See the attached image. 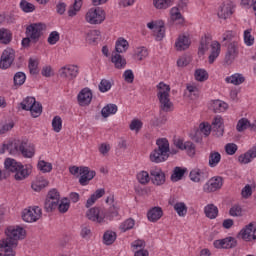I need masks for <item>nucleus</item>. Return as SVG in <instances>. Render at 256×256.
<instances>
[{"label":"nucleus","mask_w":256,"mask_h":256,"mask_svg":"<svg viewBox=\"0 0 256 256\" xmlns=\"http://www.w3.org/2000/svg\"><path fill=\"white\" fill-rule=\"evenodd\" d=\"M209 47H211V53L208 57V61L211 65L215 63V59H217V57H219V54L221 53V44H219V42L217 41L213 42V38H211V35H206L205 37H202L200 41L198 55H205V52L209 51Z\"/></svg>","instance_id":"nucleus-1"},{"label":"nucleus","mask_w":256,"mask_h":256,"mask_svg":"<svg viewBox=\"0 0 256 256\" xmlns=\"http://www.w3.org/2000/svg\"><path fill=\"white\" fill-rule=\"evenodd\" d=\"M25 229L21 226H9L6 231V238L0 240V247H17L19 240L25 239Z\"/></svg>","instance_id":"nucleus-2"},{"label":"nucleus","mask_w":256,"mask_h":256,"mask_svg":"<svg viewBox=\"0 0 256 256\" xmlns=\"http://www.w3.org/2000/svg\"><path fill=\"white\" fill-rule=\"evenodd\" d=\"M5 169L10 173H14V179L16 181H23L31 175V165H23L18 161H5Z\"/></svg>","instance_id":"nucleus-3"},{"label":"nucleus","mask_w":256,"mask_h":256,"mask_svg":"<svg viewBox=\"0 0 256 256\" xmlns=\"http://www.w3.org/2000/svg\"><path fill=\"white\" fill-rule=\"evenodd\" d=\"M157 97L160 103L161 111L164 113H169L173 110V102H171V98L169 93H171V87L163 82H160L157 85Z\"/></svg>","instance_id":"nucleus-4"},{"label":"nucleus","mask_w":256,"mask_h":256,"mask_svg":"<svg viewBox=\"0 0 256 256\" xmlns=\"http://www.w3.org/2000/svg\"><path fill=\"white\" fill-rule=\"evenodd\" d=\"M157 149L150 154L151 161H167L169 159V140L159 138L156 140Z\"/></svg>","instance_id":"nucleus-5"},{"label":"nucleus","mask_w":256,"mask_h":256,"mask_svg":"<svg viewBox=\"0 0 256 256\" xmlns=\"http://www.w3.org/2000/svg\"><path fill=\"white\" fill-rule=\"evenodd\" d=\"M105 10L103 8H91L85 16V20L90 25H101L105 21Z\"/></svg>","instance_id":"nucleus-6"},{"label":"nucleus","mask_w":256,"mask_h":256,"mask_svg":"<svg viewBox=\"0 0 256 256\" xmlns=\"http://www.w3.org/2000/svg\"><path fill=\"white\" fill-rule=\"evenodd\" d=\"M43 29H45V24L43 23H34L30 24L26 28V37H30L32 43H37L43 35Z\"/></svg>","instance_id":"nucleus-7"},{"label":"nucleus","mask_w":256,"mask_h":256,"mask_svg":"<svg viewBox=\"0 0 256 256\" xmlns=\"http://www.w3.org/2000/svg\"><path fill=\"white\" fill-rule=\"evenodd\" d=\"M41 209L39 206L29 207L23 210L22 219L26 223H35V221H39L41 219Z\"/></svg>","instance_id":"nucleus-8"},{"label":"nucleus","mask_w":256,"mask_h":256,"mask_svg":"<svg viewBox=\"0 0 256 256\" xmlns=\"http://www.w3.org/2000/svg\"><path fill=\"white\" fill-rule=\"evenodd\" d=\"M15 61V50L6 48L0 58V69H9Z\"/></svg>","instance_id":"nucleus-9"},{"label":"nucleus","mask_w":256,"mask_h":256,"mask_svg":"<svg viewBox=\"0 0 256 256\" xmlns=\"http://www.w3.org/2000/svg\"><path fill=\"white\" fill-rule=\"evenodd\" d=\"M86 217L89 219V221H93L94 223H103L106 217L105 208H90L86 213Z\"/></svg>","instance_id":"nucleus-10"},{"label":"nucleus","mask_w":256,"mask_h":256,"mask_svg":"<svg viewBox=\"0 0 256 256\" xmlns=\"http://www.w3.org/2000/svg\"><path fill=\"white\" fill-rule=\"evenodd\" d=\"M95 175H97V172H95V170H91V168L87 166H80V185H82V187L87 186L89 182L95 179Z\"/></svg>","instance_id":"nucleus-11"},{"label":"nucleus","mask_w":256,"mask_h":256,"mask_svg":"<svg viewBox=\"0 0 256 256\" xmlns=\"http://www.w3.org/2000/svg\"><path fill=\"white\" fill-rule=\"evenodd\" d=\"M79 75V67L75 65L64 66L59 70V76L62 79H68V81H73Z\"/></svg>","instance_id":"nucleus-12"},{"label":"nucleus","mask_w":256,"mask_h":256,"mask_svg":"<svg viewBox=\"0 0 256 256\" xmlns=\"http://www.w3.org/2000/svg\"><path fill=\"white\" fill-rule=\"evenodd\" d=\"M239 237L243 241H255L256 239V223L246 225L239 233Z\"/></svg>","instance_id":"nucleus-13"},{"label":"nucleus","mask_w":256,"mask_h":256,"mask_svg":"<svg viewBox=\"0 0 256 256\" xmlns=\"http://www.w3.org/2000/svg\"><path fill=\"white\" fill-rule=\"evenodd\" d=\"M174 145L175 147H177V149H180V151H186L189 157H194L196 152V147H195V144H193V142L191 141L183 142V140L181 139H175Z\"/></svg>","instance_id":"nucleus-14"},{"label":"nucleus","mask_w":256,"mask_h":256,"mask_svg":"<svg viewBox=\"0 0 256 256\" xmlns=\"http://www.w3.org/2000/svg\"><path fill=\"white\" fill-rule=\"evenodd\" d=\"M215 249H233L237 247V240L233 237L215 240L213 243Z\"/></svg>","instance_id":"nucleus-15"},{"label":"nucleus","mask_w":256,"mask_h":256,"mask_svg":"<svg viewBox=\"0 0 256 256\" xmlns=\"http://www.w3.org/2000/svg\"><path fill=\"white\" fill-rule=\"evenodd\" d=\"M77 99L81 107H87V105H91V101L93 100V93L91 92V89L89 88L82 89L79 92Z\"/></svg>","instance_id":"nucleus-16"},{"label":"nucleus","mask_w":256,"mask_h":256,"mask_svg":"<svg viewBox=\"0 0 256 256\" xmlns=\"http://www.w3.org/2000/svg\"><path fill=\"white\" fill-rule=\"evenodd\" d=\"M150 177L153 185H157L158 187L161 185H165L166 177L163 170L159 168L150 170Z\"/></svg>","instance_id":"nucleus-17"},{"label":"nucleus","mask_w":256,"mask_h":256,"mask_svg":"<svg viewBox=\"0 0 256 256\" xmlns=\"http://www.w3.org/2000/svg\"><path fill=\"white\" fill-rule=\"evenodd\" d=\"M238 54L239 51L237 50V42H230L227 46V51L224 59L226 65H231V63L235 61V57H237Z\"/></svg>","instance_id":"nucleus-18"},{"label":"nucleus","mask_w":256,"mask_h":256,"mask_svg":"<svg viewBox=\"0 0 256 256\" xmlns=\"http://www.w3.org/2000/svg\"><path fill=\"white\" fill-rule=\"evenodd\" d=\"M223 187V178L216 177L211 178L205 185H204V191L206 193H213Z\"/></svg>","instance_id":"nucleus-19"},{"label":"nucleus","mask_w":256,"mask_h":256,"mask_svg":"<svg viewBox=\"0 0 256 256\" xmlns=\"http://www.w3.org/2000/svg\"><path fill=\"white\" fill-rule=\"evenodd\" d=\"M189 178L194 183H201V181H205V179H209V172L207 170H201L199 168L191 170L189 174Z\"/></svg>","instance_id":"nucleus-20"},{"label":"nucleus","mask_w":256,"mask_h":256,"mask_svg":"<svg viewBox=\"0 0 256 256\" xmlns=\"http://www.w3.org/2000/svg\"><path fill=\"white\" fill-rule=\"evenodd\" d=\"M20 153L25 159H33V155H35V146L29 143L28 140H23L22 145L20 146Z\"/></svg>","instance_id":"nucleus-21"},{"label":"nucleus","mask_w":256,"mask_h":256,"mask_svg":"<svg viewBox=\"0 0 256 256\" xmlns=\"http://www.w3.org/2000/svg\"><path fill=\"white\" fill-rule=\"evenodd\" d=\"M212 131L216 132V137H223L225 133V126L223 125V118L221 116H216L212 121Z\"/></svg>","instance_id":"nucleus-22"},{"label":"nucleus","mask_w":256,"mask_h":256,"mask_svg":"<svg viewBox=\"0 0 256 256\" xmlns=\"http://www.w3.org/2000/svg\"><path fill=\"white\" fill-rule=\"evenodd\" d=\"M233 15V4L231 2L223 3L218 10L219 19H227Z\"/></svg>","instance_id":"nucleus-23"},{"label":"nucleus","mask_w":256,"mask_h":256,"mask_svg":"<svg viewBox=\"0 0 256 256\" xmlns=\"http://www.w3.org/2000/svg\"><path fill=\"white\" fill-rule=\"evenodd\" d=\"M22 144L23 141L21 140H13L6 144V151H8L10 155H19Z\"/></svg>","instance_id":"nucleus-24"},{"label":"nucleus","mask_w":256,"mask_h":256,"mask_svg":"<svg viewBox=\"0 0 256 256\" xmlns=\"http://www.w3.org/2000/svg\"><path fill=\"white\" fill-rule=\"evenodd\" d=\"M111 61L116 69H125L127 65V60L117 52L112 54Z\"/></svg>","instance_id":"nucleus-25"},{"label":"nucleus","mask_w":256,"mask_h":256,"mask_svg":"<svg viewBox=\"0 0 256 256\" xmlns=\"http://www.w3.org/2000/svg\"><path fill=\"white\" fill-rule=\"evenodd\" d=\"M147 217L152 223H155L163 217V209H161V207H154L149 210Z\"/></svg>","instance_id":"nucleus-26"},{"label":"nucleus","mask_w":256,"mask_h":256,"mask_svg":"<svg viewBox=\"0 0 256 256\" xmlns=\"http://www.w3.org/2000/svg\"><path fill=\"white\" fill-rule=\"evenodd\" d=\"M212 110L214 113H225L227 109H229V104L222 100H214L211 105Z\"/></svg>","instance_id":"nucleus-27"},{"label":"nucleus","mask_w":256,"mask_h":256,"mask_svg":"<svg viewBox=\"0 0 256 256\" xmlns=\"http://www.w3.org/2000/svg\"><path fill=\"white\" fill-rule=\"evenodd\" d=\"M190 45L191 42L187 36H179L175 43V47L178 51H185V49H189Z\"/></svg>","instance_id":"nucleus-28"},{"label":"nucleus","mask_w":256,"mask_h":256,"mask_svg":"<svg viewBox=\"0 0 256 256\" xmlns=\"http://www.w3.org/2000/svg\"><path fill=\"white\" fill-rule=\"evenodd\" d=\"M185 173H187V168L177 166L174 168L170 179L173 183H177V181H181V179H183Z\"/></svg>","instance_id":"nucleus-29"},{"label":"nucleus","mask_w":256,"mask_h":256,"mask_svg":"<svg viewBox=\"0 0 256 256\" xmlns=\"http://www.w3.org/2000/svg\"><path fill=\"white\" fill-rule=\"evenodd\" d=\"M249 127H251L252 131H256L255 125L251 124L247 118H241L236 125L238 133H242V131L249 129Z\"/></svg>","instance_id":"nucleus-30"},{"label":"nucleus","mask_w":256,"mask_h":256,"mask_svg":"<svg viewBox=\"0 0 256 256\" xmlns=\"http://www.w3.org/2000/svg\"><path fill=\"white\" fill-rule=\"evenodd\" d=\"M129 49V42L125 38H119L116 41L115 51L118 54L126 53Z\"/></svg>","instance_id":"nucleus-31"},{"label":"nucleus","mask_w":256,"mask_h":256,"mask_svg":"<svg viewBox=\"0 0 256 256\" xmlns=\"http://www.w3.org/2000/svg\"><path fill=\"white\" fill-rule=\"evenodd\" d=\"M204 213L208 219H216L219 215V209L213 204H209L204 208Z\"/></svg>","instance_id":"nucleus-32"},{"label":"nucleus","mask_w":256,"mask_h":256,"mask_svg":"<svg viewBox=\"0 0 256 256\" xmlns=\"http://www.w3.org/2000/svg\"><path fill=\"white\" fill-rule=\"evenodd\" d=\"M83 7V0H75L74 3L68 9V17H75Z\"/></svg>","instance_id":"nucleus-33"},{"label":"nucleus","mask_w":256,"mask_h":256,"mask_svg":"<svg viewBox=\"0 0 256 256\" xmlns=\"http://www.w3.org/2000/svg\"><path fill=\"white\" fill-rule=\"evenodd\" d=\"M118 108L115 104H107L101 110V115L104 119H107L110 115H115L117 113Z\"/></svg>","instance_id":"nucleus-34"},{"label":"nucleus","mask_w":256,"mask_h":256,"mask_svg":"<svg viewBox=\"0 0 256 256\" xmlns=\"http://www.w3.org/2000/svg\"><path fill=\"white\" fill-rule=\"evenodd\" d=\"M47 185H49V181L44 177L40 176V177H37L35 182L32 184V189L34 191H41V189H45Z\"/></svg>","instance_id":"nucleus-35"},{"label":"nucleus","mask_w":256,"mask_h":256,"mask_svg":"<svg viewBox=\"0 0 256 256\" xmlns=\"http://www.w3.org/2000/svg\"><path fill=\"white\" fill-rule=\"evenodd\" d=\"M117 240V233L108 230L103 235V243L104 245H113Z\"/></svg>","instance_id":"nucleus-36"},{"label":"nucleus","mask_w":256,"mask_h":256,"mask_svg":"<svg viewBox=\"0 0 256 256\" xmlns=\"http://www.w3.org/2000/svg\"><path fill=\"white\" fill-rule=\"evenodd\" d=\"M99 39H101V31L91 30L87 33L86 40L88 41V43H90V45H95V43H97Z\"/></svg>","instance_id":"nucleus-37"},{"label":"nucleus","mask_w":256,"mask_h":256,"mask_svg":"<svg viewBox=\"0 0 256 256\" xmlns=\"http://www.w3.org/2000/svg\"><path fill=\"white\" fill-rule=\"evenodd\" d=\"M226 83H232V85H241V83H245V77L243 74H233L230 77H226Z\"/></svg>","instance_id":"nucleus-38"},{"label":"nucleus","mask_w":256,"mask_h":256,"mask_svg":"<svg viewBox=\"0 0 256 256\" xmlns=\"http://www.w3.org/2000/svg\"><path fill=\"white\" fill-rule=\"evenodd\" d=\"M27 76L24 72H17L13 77L14 87H21V85L25 84Z\"/></svg>","instance_id":"nucleus-39"},{"label":"nucleus","mask_w":256,"mask_h":256,"mask_svg":"<svg viewBox=\"0 0 256 256\" xmlns=\"http://www.w3.org/2000/svg\"><path fill=\"white\" fill-rule=\"evenodd\" d=\"M159 26L154 30L156 41H163L165 37V23L163 21H159Z\"/></svg>","instance_id":"nucleus-40"},{"label":"nucleus","mask_w":256,"mask_h":256,"mask_svg":"<svg viewBox=\"0 0 256 256\" xmlns=\"http://www.w3.org/2000/svg\"><path fill=\"white\" fill-rule=\"evenodd\" d=\"M28 69L31 75H39V60L30 58Z\"/></svg>","instance_id":"nucleus-41"},{"label":"nucleus","mask_w":256,"mask_h":256,"mask_svg":"<svg viewBox=\"0 0 256 256\" xmlns=\"http://www.w3.org/2000/svg\"><path fill=\"white\" fill-rule=\"evenodd\" d=\"M0 43L9 45L11 43V32L5 28L0 29Z\"/></svg>","instance_id":"nucleus-42"},{"label":"nucleus","mask_w":256,"mask_h":256,"mask_svg":"<svg viewBox=\"0 0 256 256\" xmlns=\"http://www.w3.org/2000/svg\"><path fill=\"white\" fill-rule=\"evenodd\" d=\"M35 97H26L21 103L20 107L23 109V111H29V109L33 108V105H35Z\"/></svg>","instance_id":"nucleus-43"},{"label":"nucleus","mask_w":256,"mask_h":256,"mask_svg":"<svg viewBox=\"0 0 256 256\" xmlns=\"http://www.w3.org/2000/svg\"><path fill=\"white\" fill-rule=\"evenodd\" d=\"M28 111H30L32 117L37 118L41 115V113H43V105H41V103L37 102L36 100L32 105V108Z\"/></svg>","instance_id":"nucleus-44"},{"label":"nucleus","mask_w":256,"mask_h":256,"mask_svg":"<svg viewBox=\"0 0 256 256\" xmlns=\"http://www.w3.org/2000/svg\"><path fill=\"white\" fill-rule=\"evenodd\" d=\"M194 77L196 81L203 83V81H207L209 79V73H207L205 69H197L195 71Z\"/></svg>","instance_id":"nucleus-45"},{"label":"nucleus","mask_w":256,"mask_h":256,"mask_svg":"<svg viewBox=\"0 0 256 256\" xmlns=\"http://www.w3.org/2000/svg\"><path fill=\"white\" fill-rule=\"evenodd\" d=\"M98 87L100 93H107V91H110L111 87H113V81L102 79Z\"/></svg>","instance_id":"nucleus-46"},{"label":"nucleus","mask_w":256,"mask_h":256,"mask_svg":"<svg viewBox=\"0 0 256 256\" xmlns=\"http://www.w3.org/2000/svg\"><path fill=\"white\" fill-rule=\"evenodd\" d=\"M59 207V202L55 200L46 199L44 203V209L47 211V213H51L55 211Z\"/></svg>","instance_id":"nucleus-47"},{"label":"nucleus","mask_w":256,"mask_h":256,"mask_svg":"<svg viewBox=\"0 0 256 256\" xmlns=\"http://www.w3.org/2000/svg\"><path fill=\"white\" fill-rule=\"evenodd\" d=\"M174 0H153L154 7L156 9H167L171 7Z\"/></svg>","instance_id":"nucleus-48"},{"label":"nucleus","mask_w":256,"mask_h":256,"mask_svg":"<svg viewBox=\"0 0 256 256\" xmlns=\"http://www.w3.org/2000/svg\"><path fill=\"white\" fill-rule=\"evenodd\" d=\"M37 167L42 173H51L53 171V165L47 161H39Z\"/></svg>","instance_id":"nucleus-49"},{"label":"nucleus","mask_w":256,"mask_h":256,"mask_svg":"<svg viewBox=\"0 0 256 256\" xmlns=\"http://www.w3.org/2000/svg\"><path fill=\"white\" fill-rule=\"evenodd\" d=\"M52 127H53V131H55V133L61 132V129H63V120L61 119L60 116H55L53 118Z\"/></svg>","instance_id":"nucleus-50"},{"label":"nucleus","mask_w":256,"mask_h":256,"mask_svg":"<svg viewBox=\"0 0 256 256\" xmlns=\"http://www.w3.org/2000/svg\"><path fill=\"white\" fill-rule=\"evenodd\" d=\"M229 215L231 217H242L243 215V208L239 204H234L229 210Z\"/></svg>","instance_id":"nucleus-51"},{"label":"nucleus","mask_w":256,"mask_h":256,"mask_svg":"<svg viewBox=\"0 0 256 256\" xmlns=\"http://www.w3.org/2000/svg\"><path fill=\"white\" fill-rule=\"evenodd\" d=\"M174 210L178 213L179 217H185V215H187V206L183 202L176 203Z\"/></svg>","instance_id":"nucleus-52"},{"label":"nucleus","mask_w":256,"mask_h":256,"mask_svg":"<svg viewBox=\"0 0 256 256\" xmlns=\"http://www.w3.org/2000/svg\"><path fill=\"white\" fill-rule=\"evenodd\" d=\"M14 127L15 122L13 121L0 123V135H5V133H8V131H11Z\"/></svg>","instance_id":"nucleus-53"},{"label":"nucleus","mask_w":256,"mask_h":256,"mask_svg":"<svg viewBox=\"0 0 256 256\" xmlns=\"http://www.w3.org/2000/svg\"><path fill=\"white\" fill-rule=\"evenodd\" d=\"M105 215V219H109L111 221V219L119 215V208L113 205L109 208V210L105 209Z\"/></svg>","instance_id":"nucleus-54"},{"label":"nucleus","mask_w":256,"mask_h":256,"mask_svg":"<svg viewBox=\"0 0 256 256\" xmlns=\"http://www.w3.org/2000/svg\"><path fill=\"white\" fill-rule=\"evenodd\" d=\"M137 179L141 183V185H147L151 181V177L149 176V172L141 171L137 174Z\"/></svg>","instance_id":"nucleus-55"},{"label":"nucleus","mask_w":256,"mask_h":256,"mask_svg":"<svg viewBox=\"0 0 256 256\" xmlns=\"http://www.w3.org/2000/svg\"><path fill=\"white\" fill-rule=\"evenodd\" d=\"M133 227H135V220H133V218H129V219L125 220L120 225V229L122 230L123 233H125V231H129V230L133 229Z\"/></svg>","instance_id":"nucleus-56"},{"label":"nucleus","mask_w":256,"mask_h":256,"mask_svg":"<svg viewBox=\"0 0 256 256\" xmlns=\"http://www.w3.org/2000/svg\"><path fill=\"white\" fill-rule=\"evenodd\" d=\"M251 31H252L251 29H247L244 31V43L248 47H251V45L255 43V37L251 35Z\"/></svg>","instance_id":"nucleus-57"},{"label":"nucleus","mask_w":256,"mask_h":256,"mask_svg":"<svg viewBox=\"0 0 256 256\" xmlns=\"http://www.w3.org/2000/svg\"><path fill=\"white\" fill-rule=\"evenodd\" d=\"M71 207V203H69V200L67 198H64L63 200L58 203V211L60 213H67L69 211V208Z\"/></svg>","instance_id":"nucleus-58"},{"label":"nucleus","mask_w":256,"mask_h":256,"mask_svg":"<svg viewBox=\"0 0 256 256\" xmlns=\"http://www.w3.org/2000/svg\"><path fill=\"white\" fill-rule=\"evenodd\" d=\"M20 8L22 9V11H24V13H33V11L35 10V5L27 2L26 0H22L20 2Z\"/></svg>","instance_id":"nucleus-59"},{"label":"nucleus","mask_w":256,"mask_h":256,"mask_svg":"<svg viewBox=\"0 0 256 256\" xmlns=\"http://www.w3.org/2000/svg\"><path fill=\"white\" fill-rule=\"evenodd\" d=\"M46 199H50L51 201H56V203H60L61 194L57 189H52L49 191Z\"/></svg>","instance_id":"nucleus-60"},{"label":"nucleus","mask_w":256,"mask_h":256,"mask_svg":"<svg viewBox=\"0 0 256 256\" xmlns=\"http://www.w3.org/2000/svg\"><path fill=\"white\" fill-rule=\"evenodd\" d=\"M149 55V52L147 51V48L140 47L136 50V57L138 58V61H143V59H146V57Z\"/></svg>","instance_id":"nucleus-61"},{"label":"nucleus","mask_w":256,"mask_h":256,"mask_svg":"<svg viewBox=\"0 0 256 256\" xmlns=\"http://www.w3.org/2000/svg\"><path fill=\"white\" fill-rule=\"evenodd\" d=\"M91 235H93V233L91 232V227L82 226L80 231V237H82V239H91Z\"/></svg>","instance_id":"nucleus-62"},{"label":"nucleus","mask_w":256,"mask_h":256,"mask_svg":"<svg viewBox=\"0 0 256 256\" xmlns=\"http://www.w3.org/2000/svg\"><path fill=\"white\" fill-rule=\"evenodd\" d=\"M59 39H61L59 32L53 31L49 34L48 43L49 45H55L59 41Z\"/></svg>","instance_id":"nucleus-63"},{"label":"nucleus","mask_w":256,"mask_h":256,"mask_svg":"<svg viewBox=\"0 0 256 256\" xmlns=\"http://www.w3.org/2000/svg\"><path fill=\"white\" fill-rule=\"evenodd\" d=\"M0 256H15L12 247L0 246Z\"/></svg>","instance_id":"nucleus-64"}]
</instances>
